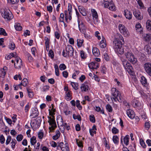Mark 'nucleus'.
Segmentation results:
<instances>
[{
  "mask_svg": "<svg viewBox=\"0 0 151 151\" xmlns=\"http://www.w3.org/2000/svg\"><path fill=\"white\" fill-rule=\"evenodd\" d=\"M142 38L143 40L146 42L151 43V35L150 34H142Z\"/></svg>",
  "mask_w": 151,
  "mask_h": 151,
  "instance_id": "10",
  "label": "nucleus"
},
{
  "mask_svg": "<svg viewBox=\"0 0 151 151\" xmlns=\"http://www.w3.org/2000/svg\"><path fill=\"white\" fill-rule=\"evenodd\" d=\"M100 46L102 48H104L106 46L105 39L104 37H102V40L100 42Z\"/></svg>",
  "mask_w": 151,
  "mask_h": 151,
  "instance_id": "21",
  "label": "nucleus"
},
{
  "mask_svg": "<svg viewBox=\"0 0 151 151\" xmlns=\"http://www.w3.org/2000/svg\"><path fill=\"white\" fill-rule=\"evenodd\" d=\"M88 66L90 69H96L98 68L99 66V63L96 62H92L89 63Z\"/></svg>",
  "mask_w": 151,
  "mask_h": 151,
  "instance_id": "11",
  "label": "nucleus"
},
{
  "mask_svg": "<svg viewBox=\"0 0 151 151\" xmlns=\"http://www.w3.org/2000/svg\"><path fill=\"white\" fill-rule=\"evenodd\" d=\"M11 139V137L10 136H7V139L6 141V145H8L10 142Z\"/></svg>",
  "mask_w": 151,
  "mask_h": 151,
  "instance_id": "57",
  "label": "nucleus"
},
{
  "mask_svg": "<svg viewBox=\"0 0 151 151\" xmlns=\"http://www.w3.org/2000/svg\"><path fill=\"white\" fill-rule=\"evenodd\" d=\"M71 91H68V92H66V99L67 100H69V98H70L71 96Z\"/></svg>",
  "mask_w": 151,
  "mask_h": 151,
  "instance_id": "48",
  "label": "nucleus"
},
{
  "mask_svg": "<svg viewBox=\"0 0 151 151\" xmlns=\"http://www.w3.org/2000/svg\"><path fill=\"white\" fill-rule=\"evenodd\" d=\"M112 140L116 144L118 145L119 142V139L117 136H114L113 137Z\"/></svg>",
  "mask_w": 151,
  "mask_h": 151,
  "instance_id": "27",
  "label": "nucleus"
},
{
  "mask_svg": "<svg viewBox=\"0 0 151 151\" xmlns=\"http://www.w3.org/2000/svg\"><path fill=\"white\" fill-rule=\"evenodd\" d=\"M79 30L81 33L84 35L86 37V29L85 28L79 29Z\"/></svg>",
  "mask_w": 151,
  "mask_h": 151,
  "instance_id": "55",
  "label": "nucleus"
},
{
  "mask_svg": "<svg viewBox=\"0 0 151 151\" xmlns=\"http://www.w3.org/2000/svg\"><path fill=\"white\" fill-rule=\"evenodd\" d=\"M54 68L55 70V73L56 76H59V69L58 65L56 64L54 65Z\"/></svg>",
  "mask_w": 151,
  "mask_h": 151,
  "instance_id": "31",
  "label": "nucleus"
},
{
  "mask_svg": "<svg viewBox=\"0 0 151 151\" xmlns=\"http://www.w3.org/2000/svg\"><path fill=\"white\" fill-rule=\"evenodd\" d=\"M22 83H23V86L24 87L26 86L27 85L28 83L27 79L26 78L23 79L22 81Z\"/></svg>",
  "mask_w": 151,
  "mask_h": 151,
  "instance_id": "45",
  "label": "nucleus"
},
{
  "mask_svg": "<svg viewBox=\"0 0 151 151\" xmlns=\"http://www.w3.org/2000/svg\"><path fill=\"white\" fill-rule=\"evenodd\" d=\"M19 0H7L8 2L10 1V2L12 4H15L19 2Z\"/></svg>",
  "mask_w": 151,
  "mask_h": 151,
  "instance_id": "59",
  "label": "nucleus"
},
{
  "mask_svg": "<svg viewBox=\"0 0 151 151\" xmlns=\"http://www.w3.org/2000/svg\"><path fill=\"white\" fill-rule=\"evenodd\" d=\"M119 39H115L113 41V48L117 54L122 55L124 53V55L126 58L130 62L133 64H135L137 62V60L131 51L127 49L124 51V48L122 47V45L124 43V40L122 36L120 37Z\"/></svg>",
  "mask_w": 151,
  "mask_h": 151,
  "instance_id": "1",
  "label": "nucleus"
},
{
  "mask_svg": "<svg viewBox=\"0 0 151 151\" xmlns=\"http://www.w3.org/2000/svg\"><path fill=\"white\" fill-rule=\"evenodd\" d=\"M123 66L129 74H132L133 73V68L129 63H127Z\"/></svg>",
  "mask_w": 151,
  "mask_h": 151,
  "instance_id": "12",
  "label": "nucleus"
},
{
  "mask_svg": "<svg viewBox=\"0 0 151 151\" xmlns=\"http://www.w3.org/2000/svg\"><path fill=\"white\" fill-rule=\"evenodd\" d=\"M71 85L75 90H77L78 89V83L72 82H71Z\"/></svg>",
  "mask_w": 151,
  "mask_h": 151,
  "instance_id": "34",
  "label": "nucleus"
},
{
  "mask_svg": "<svg viewBox=\"0 0 151 151\" xmlns=\"http://www.w3.org/2000/svg\"><path fill=\"white\" fill-rule=\"evenodd\" d=\"M112 132L114 134H116L118 133L119 130L115 127H113L112 129Z\"/></svg>",
  "mask_w": 151,
  "mask_h": 151,
  "instance_id": "53",
  "label": "nucleus"
},
{
  "mask_svg": "<svg viewBox=\"0 0 151 151\" xmlns=\"http://www.w3.org/2000/svg\"><path fill=\"white\" fill-rule=\"evenodd\" d=\"M140 143L141 145L143 148H145L146 145L144 141L141 139H140Z\"/></svg>",
  "mask_w": 151,
  "mask_h": 151,
  "instance_id": "52",
  "label": "nucleus"
},
{
  "mask_svg": "<svg viewBox=\"0 0 151 151\" xmlns=\"http://www.w3.org/2000/svg\"><path fill=\"white\" fill-rule=\"evenodd\" d=\"M73 117L74 119H77L79 121L81 120V117L80 115H76L75 114H73Z\"/></svg>",
  "mask_w": 151,
  "mask_h": 151,
  "instance_id": "40",
  "label": "nucleus"
},
{
  "mask_svg": "<svg viewBox=\"0 0 151 151\" xmlns=\"http://www.w3.org/2000/svg\"><path fill=\"white\" fill-rule=\"evenodd\" d=\"M133 14L136 18L139 20H141L143 18V17L141 15V13L138 10L134 11Z\"/></svg>",
  "mask_w": 151,
  "mask_h": 151,
  "instance_id": "13",
  "label": "nucleus"
},
{
  "mask_svg": "<svg viewBox=\"0 0 151 151\" xmlns=\"http://www.w3.org/2000/svg\"><path fill=\"white\" fill-rule=\"evenodd\" d=\"M90 120L91 122L93 123L95 122V119L94 116L93 115H91L89 116Z\"/></svg>",
  "mask_w": 151,
  "mask_h": 151,
  "instance_id": "46",
  "label": "nucleus"
},
{
  "mask_svg": "<svg viewBox=\"0 0 151 151\" xmlns=\"http://www.w3.org/2000/svg\"><path fill=\"white\" fill-rule=\"evenodd\" d=\"M135 28L136 31L142 34L143 32V28L139 23H137L135 25Z\"/></svg>",
  "mask_w": 151,
  "mask_h": 151,
  "instance_id": "16",
  "label": "nucleus"
},
{
  "mask_svg": "<svg viewBox=\"0 0 151 151\" xmlns=\"http://www.w3.org/2000/svg\"><path fill=\"white\" fill-rule=\"evenodd\" d=\"M89 87L87 85H86L84 83L82 84L81 88L82 91H86L88 89Z\"/></svg>",
  "mask_w": 151,
  "mask_h": 151,
  "instance_id": "23",
  "label": "nucleus"
},
{
  "mask_svg": "<svg viewBox=\"0 0 151 151\" xmlns=\"http://www.w3.org/2000/svg\"><path fill=\"white\" fill-rule=\"evenodd\" d=\"M37 140L36 137L35 136H33L30 139V142L32 145H34L36 142Z\"/></svg>",
  "mask_w": 151,
  "mask_h": 151,
  "instance_id": "30",
  "label": "nucleus"
},
{
  "mask_svg": "<svg viewBox=\"0 0 151 151\" xmlns=\"http://www.w3.org/2000/svg\"><path fill=\"white\" fill-rule=\"evenodd\" d=\"M59 68L60 70H63L66 68V65L64 64H61L60 65Z\"/></svg>",
  "mask_w": 151,
  "mask_h": 151,
  "instance_id": "43",
  "label": "nucleus"
},
{
  "mask_svg": "<svg viewBox=\"0 0 151 151\" xmlns=\"http://www.w3.org/2000/svg\"><path fill=\"white\" fill-rule=\"evenodd\" d=\"M14 27L16 29L17 31H20L22 29V27L20 26L19 23L16 24L15 25Z\"/></svg>",
  "mask_w": 151,
  "mask_h": 151,
  "instance_id": "29",
  "label": "nucleus"
},
{
  "mask_svg": "<svg viewBox=\"0 0 151 151\" xmlns=\"http://www.w3.org/2000/svg\"><path fill=\"white\" fill-rule=\"evenodd\" d=\"M23 136L21 134L18 135L17 137V139L19 142L21 141L23 139Z\"/></svg>",
  "mask_w": 151,
  "mask_h": 151,
  "instance_id": "44",
  "label": "nucleus"
},
{
  "mask_svg": "<svg viewBox=\"0 0 151 151\" xmlns=\"http://www.w3.org/2000/svg\"><path fill=\"white\" fill-rule=\"evenodd\" d=\"M106 68L104 65L103 66L101 70V71L104 74H106Z\"/></svg>",
  "mask_w": 151,
  "mask_h": 151,
  "instance_id": "61",
  "label": "nucleus"
},
{
  "mask_svg": "<svg viewBox=\"0 0 151 151\" xmlns=\"http://www.w3.org/2000/svg\"><path fill=\"white\" fill-rule=\"evenodd\" d=\"M129 136L127 135H126L123 139L124 143L127 146L129 144Z\"/></svg>",
  "mask_w": 151,
  "mask_h": 151,
  "instance_id": "25",
  "label": "nucleus"
},
{
  "mask_svg": "<svg viewBox=\"0 0 151 151\" xmlns=\"http://www.w3.org/2000/svg\"><path fill=\"white\" fill-rule=\"evenodd\" d=\"M92 52L95 56H98L100 55V52L99 50L96 47H93Z\"/></svg>",
  "mask_w": 151,
  "mask_h": 151,
  "instance_id": "18",
  "label": "nucleus"
},
{
  "mask_svg": "<svg viewBox=\"0 0 151 151\" xmlns=\"http://www.w3.org/2000/svg\"><path fill=\"white\" fill-rule=\"evenodd\" d=\"M14 66L15 68L17 69H20L22 66V60L20 59L19 63H14Z\"/></svg>",
  "mask_w": 151,
  "mask_h": 151,
  "instance_id": "20",
  "label": "nucleus"
},
{
  "mask_svg": "<svg viewBox=\"0 0 151 151\" xmlns=\"http://www.w3.org/2000/svg\"><path fill=\"white\" fill-rule=\"evenodd\" d=\"M104 4L105 8H108L111 11L116 10V7L112 0H105Z\"/></svg>",
  "mask_w": 151,
  "mask_h": 151,
  "instance_id": "5",
  "label": "nucleus"
},
{
  "mask_svg": "<svg viewBox=\"0 0 151 151\" xmlns=\"http://www.w3.org/2000/svg\"><path fill=\"white\" fill-rule=\"evenodd\" d=\"M106 109L109 112H111L113 110L112 106L109 104H107L106 105Z\"/></svg>",
  "mask_w": 151,
  "mask_h": 151,
  "instance_id": "38",
  "label": "nucleus"
},
{
  "mask_svg": "<svg viewBox=\"0 0 151 151\" xmlns=\"http://www.w3.org/2000/svg\"><path fill=\"white\" fill-rule=\"evenodd\" d=\"M111 91L112 95L114 96L113 98L115 101H118L119 102H122L123 101V97L121 96L119 92L116 88H112Z\"/></svg>",
  "mask_w": 151,
  "mask_h": 151,
  "instance_id": "2",
  "label": "nucleus"
},
{
  "mask_svg": "<svg viewBox=\"0 0 151 151\" xmlns=\"http://www.w3.org/2000/svg\"><path fill=\"white\" fill-rule=\"evenodd\" d=\"M0 35H3L5 36L7 35V34L6 32L4 29L3 28H0Z\"/></svg>",
  "mask_w": 151,
  "mask_h": 151,
  "instance_id": "37",
  "label": "nucleus"
},
{
  "mask_svg": "<svg viewBox=\"0 0 151 151\" xmlns=\"http://www.w3.org/2000/svg\"><path fill=\"white\" fill-rule=\"evenodd\" d=\"M48 55L49 57L52 59L54 57V52L52 50H50L49 52Z\"/></svg>",
  "mask_w": 151,
  "mask_h": 151,
  "instance_id": "47",
  "label": "nucleus"
},
{
  "mask_svg": "<svg viewBox=\"0 0 151 151\" xmlns=\"http://www.w3.org/2000/svg\"><path fill=\"white\" fill-rule=\"evenodd\" d=\"M64 14L63 13H62L60 14V18L59 19V21L60 22H62L64 23Z\"/></svg>",
  "mask_w": 151,
  "mask_h": 151,
  "instance_id": "41",
  "label": "nucleus"
},
{
  "mask_svg": "<svg viewBox=\"0 0 151 151\" xmlns=\"http://www.w3.org/2000/svg\"><path fill=\"white\" fill-rule=\"evenodd\" d=\"M146 27L148 31H151V21L149 20L147 21Z\"/></svg>",
  "mask_w": 151,
  "mask_h": 151,
  "instance_id": "24",
  "label": "nucleus"
},
{
  "mask_svg": "<svg viewBox=\"0 0 151 151\" xmlns=\"http://www.w3.org/2000/svg\"><path fill=\"white\" fill-rule=\"evenodd\" d=\"M5 139L3 135H1L0 136V142L1 144H3L4 143Z\"/></svg>",
  "mask_w": 151,
  "mask_h": 151,
  "instance_id": "50",
  "label": "nucleus"
},
{
  "mask_svg": "<svg viewBox=\"0 0 151 151\" xmlns=\"http://www.w3.org/2000/svg\"><path fill=\"white\" fill-rule=\"evenodd\" d=\"M65 147H62L61 149L63 151H67L69 150L68 147L66 145H65Z\"/></svg>",
  "mask_w": 151,
  "mask_h": 151,
  "instance_id": "56",
  "label": "nucleus"
},
{
  "mask_svg": "<svg viewBox=\"0 0 151 151\" xmlns=\"http://www.w3.org/2000/svg\"><path fill=\"white\" fill-rule=\"evenodd\" d=\"M1 12L2 16L7 20H10L13 18V15L9 10L2 9Z\"/></svg>",
  "mask_w": 151,
  "mask_h": 151,
  "instance_id": "4",
  "label": "nucleus"
},
{
  "mask_svg": "<svg viewBox=\"0 0 151 151\" xmlns=\"http://www.w3.org/2000/svg\"><path fill=\"white\" fill-rule=\"evenodd\" d=\"M38 112L37 108H33L32 109V112L31 113L30 116L32 118H33L37 116L38 115Z\"/></svg>",
  "mask_w": 151,
  "mask_h": 151,
  "instance_id": "14",
  "label": "nucleus"
},
{
  "mask_svg": "<svg viewBox=\"0 0 151 151\" xmlns=\"http://www.w3.org/2000/svg\"><path fill=\"white\" fill-rule=\"evenodd\" d=\"M127 114L128 116L131 119H132L134 117L135 114L134 111L131 109L127 110Z\"/></svg>",
  "mask_w": 151,
  "mask_h": 151,
  "instance_id": "15",
  "label": "nucleus"
},
{
  "mask_svg": "<svg viewBox=\"0 0 151 151\" xmlns=\"http://www.w3.org/2000/svg\"><path fill=\"white\" fill-rule=\"evenodd\" d=\"M140 82L144 86H146L147 85V79L143 76L141 77Z\"/></svg>",
  "mask_w": 151,
  "mask_h": 151,
  "instance_id": "22",
  "label": "nucleus"
},
{
  "mask_svg": "<svg viewBox=\"0 0 151 151\" xmlns=\"http://www.w3.org/2000/svg\"><path fill=\"white\" fill-rule=\"evenodd\" d=\"M81 58L83 59L86 58V57L85 55V53L83 50H82L81 51Z\"/></svg>",
  "mask_w": 151,
  "mask_h": 151,
  "instance_id": "62",
  "label": "nucleus"
},
{
  "mask_svg": "<svg viewBox=\"0 0 151 151\" xmlns=\"http://www.w3.org/2000/svg\"><path fill=\"white\" fill-rule=\"evenodd\" d=\"M119 28L121 33L125 36L128 35V31L124 25L122 24H119Z\"/></svg>",
  "mask_w": 151,
  "mask_h": 151,
  "instance_id": "8",
  "label": "nucleus"
},
{
  "mask_svg": "<svg viewBox=\"0 0 151 151\" xmlns=\"http://www.w3.org/2000/svg\"><path fill=\"white\" fill-rule=\"evenodd\" d=\"M137 1V3L139 6V8L140 9H142L144 8V6L143 3L140 0H136Z\"/></svg>",
  "mask_w": 151,
  "mask_h": 151,
  "instance_id": "35",
  "label": "nucleus"
},
{
  "mask_svg": "<svg viewBox=\"0 0 151 151\" xmlns=\"http://www.w3.org/2000/svg\"><path fill=\"white\" fill-rule=\"evenodd\" d=\"M44 40L45 41V45L46 47L47 48L49 45L50 39L46 37H44Z\"/></svg>",
  "mask_w": 151,
  "mask_h": 151,
  "instance_id": "32",
  "label": "nucleus"
},
{
  "mask_svg": "<svg viewBox=\"0 0 151 151\" xmlns=\"http://www.w3.org/2000/svg\"><path fill=\"white\" fill-rule=\"evenodd\" d=\"M48 122L51 126L49 127V129L50 131L52 130H54L57 127L55 121L54 116H53L52 118L51 117H49Z\"/></svg>",
  "mask_w": 151,
  "mask_h": 151,
  "instance_id": "6",
  "label": "nucleus"
},
{
  "mask_svg": "<svg viewBox=\"0 0 151 151\" xmlns=\"http://www.w3.org/2000/svg\"><path fill=\"white\" fill-rule=\"evenodd\" d=\"M76 142L77 144L78 145L79 147H83V144L81 141L80 140H78V139H76Z\"/></svg>",
  "mask_w": 151,
  "mask_h": 151,
  "instance_id": "54",
  "label": "nucleus"
},
{
  "mask_svg": "<svg viewBox=\"0 0 151 151\" xmlns=\"http://www.w3.org/2000/svg\"><path fill=\"white\" fill-rule=\"evenodd\" d=\"M7 68L6 67H4L1 70V74L3 76V77L4 78L5 76L6 75V71H5L6 70Z\"/></svg>",
  "mask_w": 151,
  "mask_h": 151,
  "instance_id": "33",
  "label": "nucleus"
},
{
  "mask_svg": "<svg viewBox=\"0 0 151 151\" xmlns=\"http://www.w3.org/2000/svg\"><path fill=\"white\" fill-rule=\"evenodd\" d=\"M124 15L126 18L129 19H130L132 17V14L131 12L128 11L127 10L126 11V10L124 11Z\"/></svg>",
  "mask_w": 151,
  "mask_h": 151,
  "instance_id": "17",
  "label": "nucleus"
},
{
  "mask_svg": "<svg viewBox=\"0 0 151 151\" xmlns=\"http://www.w3.org/2000/svg\"><path fill=\"white\" fill-rule=\"evenodd\" d=\"M78 25L79 29L85 28V25L82 22H81V23H80V22L78 21Z\"/></svg>",
  "mask_w": 151,
  "mask_h": 151,
  "instance_id": "49",
  "label": "nucleus"
},
{
  "mask_svg": "<svg viewBox=\"0 0 151 151\" xmlns=\"http://www.w3.org/2000/svg\"><path fill=\"white\" fill-rule=\"evenodd\" d=\"M27 91L29 97L30 98H32L33 96V92L31 91H29L28 89H27Z\"/></svg>",
  "mask_w": 151,
  "mask_h": 151,
  "instance_id": "58",
  "label": "nucleus"
},
{
  "mask_svg": "<svg viewBox=\"0 0 151 151\" xmlns=\"http://www.w3.org/2000/svg\"><path fill=\"white\" fill-rule=\"evenodd\" d=\"M150 123L149 122H146L145 123V129L148 130L149 128H150Z\"/></svg>",
  "mask_w": 151,
  "mask_h": 151,
  "instance_id": "39",
  "label": "nucleus"
},
{
  "mask_svg": "<svg viewBox=\"0 0 151 151\" xmlns=\"http://www.w3.org/2000/svg\"><path fill=\"white\" fill-rule=\"evenodd\" d=\"M63 76L65 78H67L68 76V73L67 71H64L62 73Z\"/></svg>",
  "mask_w": 151,
  "mask_h": 151,
  "instance_id": "63",
  "label": "nucleus"
},
{
  "mask_svg": "<svg viewBox=\"0 0 151 151\" xmlns=\"http://www.w3.org/2000/svg\"><path fill=\"white\" fill-rule=\"evenodd\" d=\"M43 135L44 133L42 132H40L38 134V137L40 139H42Z\"/></svg>",
  "mask_w": 151,
  "mask_h": 151,
  "instance_id": "60",
  "label": "nucleus"
},
{
  "mask_svg": "<svg viewBox=\"0 0 151 151\" xmlns=\"http://www.w3.org/2000/svg\"><path fill=\"white\" fill-rule=\"evenodd\" d=\"M120 59L122 63V64H123V66H125V65L127 64V63L129 62L127 61V60L125 59V58L123 57H120Z\"/></svg>",
  "mask_w": 151,
  "mask_h": 151,
  "instance_id": "28",
  "label": "nucleus"
},
{
  "mask_svg": "<svg viewBox=\"0 0 151 151\" xmlns=\"http://www.w3.org/2000/svg\"><path fill=\"white\" fill-rule=\"evenodd\" d=\"M83 40L77 39V44L78 47H81L83 43Z\"/></svg>",
  "mask_w": 151,
  "mask_h": 151,
  "instance_id": "36",
  "label": "nucleus"
},
{
  "mask_svg": "<svg viewBox=\"0 0 151 151\" xmlns=\"http://www.w3.org/2000/svg\"><path fill=\"white\" fill-rule=\"evenodd\" d=\"M42 120L41 118L40 117H37L36 119V124H37L38 125H40Z\"/></svg>",
  "mask_w": 151,
  "mask_h": 151,
  "instance_id": "51",
  "label": "nucleus"
},
{
  "mask_svg": "<svg viewBox=\"0 0 151 151\" xmlns=\"http://www.w3.org/2000/svg\"><path fill=\"white\" fill-rule=\"evenodd\" d=\"M56 134L52 137L53 139L55 140L58 138L60 136V133L59 131L57 130L56 132Z\"/></svg>",
  "mask_w": 151,
  "mask_h": 151,
  "instance_id": "26",
  "label": "nucleus"
},
{
  "mask_svg": "<svg viewBox=\"0 0 151 151\" xmlns=\"http://www.w3.org/2000/svg\"><path fill=\"white\" fill-rule=\"evenodd\" d=\"M89 132L90 134L92 136L94 134H96V130H95L90 129Z\"/></svg>",
  "mask_w": 151,
  "mask_h": 151,
  "instance_id": "64",
  "label": "nucleus"
},
{
  "mask_svg": "<svg viewBox=\"0 0 151 151\" xmlns=\"http://www.w3.org/2000/svg\"><path fill=\"white\" fill-rule=\"evenodd\" d=\"M66 53L65 54V51L63 50L62 52V55L64 57H66L69 56H72L73 55L74 52L73 48L72 46L70 45H67L65 48Z\"/></svg>",
  "mask_w": 151,
  "mask_h": 151,
  "instance_id": "3",
  "label": "nucleus"
},
{
  "mask_svg": "<svg viewBox=\"0 0 151 151\" xmlns=\"http://www.w3.org/2000/svg\"><path fill=\"white\" fill-rule=\"evenodd\" d=\"M91 13L92 14L93 19L94 20L95 24H97L99 22L98 19V15L96 12L93 9H91Z\"/></svg>",
  "mask_w": 151,
  "mask_h": 151,
  "instance_id": "9",
  "label": "nucleus"
},
{
  "mask_svg": "<svg viewBox=\"0 0 151 151\" xmlns=\"http://www.w3.org/2000/svg\"><path fill=\"white\" fill-rule=\"evenodd\" d=\"M15 45L14 43L13 42H11L10 43V44L9 45V48L12 50L14 49L15 47Z\"/></svg>",
  "mask_w": 151,
  "mask_h": 151,
  "instance_id": "42",
  "label": "nucleus"
},
{
  "mask_svg": "<svg viewBox=\"0 0 151 151\" xmlns=\"http://www.w3.org/2000/svg\"><path fill=\"white\" fill-rule=\"evenodd\" d=\"M78 9L80 13L83 16H85L86 15V13L85 12V10L84 8L81 6H79L78 7Z\"/></svg>",
  "mask_w": 151,
  "mask_h": 151,
  "instance_id": "19",
  "label": "nucleus"
},
{
  "mask_svg": "<svg viewBox=\"0 0 151 151\" xmlns=\"http://www.w3.org/2000/svg\"><path fill=\"white\" fill-rule=\"evenodd\" d=\"M143 67L147 73L151 77V63H147L144 64Z\"/></svg>",
  "mask_w": 151,
  "mask_h": 151,
  "instance_id": "7",
  "label": "nucleus"
}]
</instances>
